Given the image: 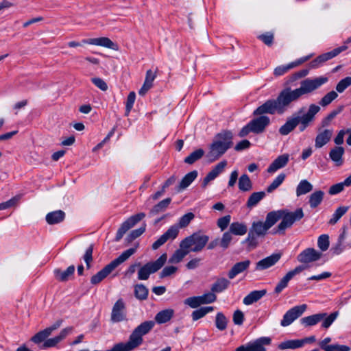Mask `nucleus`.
Returning a JSON list of instances; mask_svg holds the SVG:
<instances>
[{"mask_svg":"<svg viewBox=\"0 0 351 351\" xmlns=\"http://www.w3.org/2000/svg\"><path fill=\"white\" fill-rule=\"evenodd\" d=\"M271 343V339L267 337H260L253 342L248 343L250 351H266L264 346Z\"/></svg>","mask_w":351,"mask_h":351,"instance_id":"obj_27","label":"nucleus"},{"mask_svg":"<svg viewBox=\"0 0 351 351\" xmlns=\"http://www.w3.org/2000/svg\"><path fill=\"white\" fill-rule=\"evenodd\" d=\"M307 267L305 265L297 266L293 270L289 271L287 274L278 282L275 287L274 291L276 293L279 294L282 291L288 286L289 282L297 274L301 273Z\"/></svg>","mask_w":351,"mask_h":351,"instance_id":"obj_15","label":"nucleus"},{"mask_svg":"<svg viewBox=\"0 0 351 351\" xmlns=\"http://www.w3.org/2000/svg\"><path fill=\"white\" fill-rule=\"evenodd\" d=\"M265 195L264 191L252 193L247 201L246 206L250 208L254 207L265 197Z\"/></svg>","mask_w":351,"mask_h":351,"instance_id":"obj_39","label":"nucleus"},{"mask_svg":"<svg viewBox=\"0 0 351 351\" xmlns=\"http://www.w3.org/2000/svg\"><path fill=\"white\" fill-rule=\"evenodd\" d=\"M291 69H293V67L291 62L287 65H280L275 68L274 74L276 76H280L288 72Z\"/></svg>","mask_w":351,"mask_h":351,"instance_id":"obj_61","label":"nucleus"},{"mask_svg":"<svg viewBox=\"0 0 351 351\" xmlns=\"http://www.w3.org/2000/svg\"><path fill=\"white\" fill-rule=\"evenodd\" d=\"M231 217L230 215H228L224 217H222L219 218L217 220V226L221 229V230H224L227 228L230 222Z\"/></svg>","mask_w":351,"mask_h":351,"instance_id":"obj_63","label":"nucleus"},{"mask_svg":"<svg viewBox=\"0 0 351 351\" xmlns=\"http://www.w3.org/2000/svg\"><path fill=\"white\" fill-rule=\"evenodd\" d=\"M226 166V160L221 161L217 165H216L204 178L202 187L205 188L210 181L214 180L223 171Z\"/></svg>","mask_w":351,"mask_h":351,"instance_id":"obj_21","label":"nucleus"},{"mask_svg":"<svg viewBox=\"0 0 351 351\" xmlns=\"http://www.w3.org/2000/svg\"><path fill=\"white\" fill-rule=\"evenodd\" d=\"M249 123L252 129V132L258 134L263 133L270 124V119L267 116H258L252 119Z\"/></svg>","mask_w":351,"mask_h":351,"instance_id":"obj_19","label":"nucleus"},{"mask_svg":"<svg viewBox=\"0 0 351 351\" xmlns=\"http://www.w3.org/2000/svg\"><path fill=\"white\" fill-rule=\"evenodd\" d=\"M271 213H276L278 217V221L282 219L274 232L279 234H284L287 228L291 227L295 221H300L304 217L302 208H298L294 212H289L287 210H278L271 211Z\"/></svg>","mask_w":351,"mask_h":351,"instance_id":"obj_5","label":"nucleus"},{"mask_svg":"<svg viewBox=\"0 0 351 351\" xmlns=\"http://www.w3.org/2000/svg\"><path fill=\"white\" fill-rule=\"evenodd\" d=\"M350 86H351V77L348 76L341 80L337 83L336 86V90L338 93H341Z\"/></svg>","mask_w":351,"mask_h":351,"instance_id":"obj_53","label":"nucleus"},{"mask_svg":"<svg viewBox=\"0 0 351 351\" xmlns=\"http://www.w3.org/2000/svg\"><path fill=\"white\" fill-rule=\"evenodd\" d=\"M322 252H319L314 248L308 247L301 252L297 256L300 263L308 264L317 261L321 258Z\"/></svg>","mask_w":351,"mask_h":351,"instance_id":"obj_16","label":"nucleus"},{"mask_svg":"<svg viewBox=\"0 0 351 351\" xmlns=\"http://www.w3.org/2000/svg\"><path fill=\"white\" fill-rule=\"evenodd\" d=\"M298 88L291 89L290 87H285L278 94L276 99L282 112L293 102H295L302 97Z\"/></svg>","mask_w":351,"mask_h":351,"instance_id":"obj_8","label":"nucleus"},{"mask_svg":"<svg viewBox=\"0 0 351 351\" xmlns=\"http://www.w3.org/2000/svg\"><path fill=\"white\" fill-rule=\"evenodd\" d=\"M214 310L213 306H205L201 307L195 311H194L191 317L193 321H197L202 317H204L206 314L210 312H212Z\"/></svg>","mask_w":351,"mask_h":351,"instance_id":"obj_45","label":"nucleus"},{"mask_svg":"<svg viewBox=\"0 0 351 351\" xmlns=\"http://www.w3.org/2000/svg\"><path fill=\"white\" fill-rule=\"evenodd\" d=\"M343 109V106H339L337 109L330 112L327 117L323 120L322 124L324 126L327 125Z\"/></svg>","mask_w":351,"mask_h":351,"instance_id":"obj_58","label":"nucleus"},{"mask_svg":"<svg viewBox=\"0 0 351 351\" xmlns=\"http://www.w3.org/2000/svg\"><path fill=\"white\" fill-rule=\"evenodd\" d=\"M233 134L230 131H223L217 134L210 145L207 157L214 161L219 158L233 144Z\"/></svg>","mask_w":351,"mask_h":351,"instance_id":"obj_3","label":"nucleus"},{"mask_svg":"<svg viewBox=\"0 0 351 351\" xmlns=\"http://www.w3.org/2000/svg\"><path fill=\"white\" fill-rule=\"evenodd\" d=\"M289 156L287 154L279 156L269 166L267 171L269 173H274L278 169L285 167L289 162Z\"/></svg>","mask_w":351,"mask_h":351,"instance_id":"obj_23","label":"nucleus"},{"mask_svg":"<svg viewBox=\"0 0 351 351\" xmlns=\"http://www.w3.org/2000/svg\"><path fill=\"white\" fill-rule=\"evenodd\" d=\"M167 260V255L165 253L155 261H150L143 266L141 265L138 271V279L140 280H147L151 274L156 273L164 266Z\"/></svg>","mask_w":351,"mask_h":351,"instance_id":"obj_7","label":"nucleus"},{"mask_svg":"<svg viewBox=\"0 0 351 351\" xmlns=\"http://www.w3.org/2000/svg\"><path fill=\"white\" fill-rule=\"evenodd\" d=\"M228 325V319L221 312L217 313L215 317V326L216 328L223 331L226 329Z\"/></svg>","mask_w":351,"mask_h":351,"instance_id":"obj_46","label":"nucleus"},{"mask_svg":"<svg viewBox=\"0 0 351 351\" xmlns=\"http://www.w3.org/2000/svg\"><path fill=\"white\" fill-rule=\"evenodd\" d=\"M251 264L250 260L239 262L234 264L231 269L228 271V276L230 279H233L236 276L243 272L248 269Z\"/></svg>","mask_w":351,"mask_h":351,"instance_id":"obj_24","label":"nucleus"},{"mask_svg":"<svg viewBox=\"0 0 351 351\" xmlns=\"http://www.w3.org/2000/svg\"><path fill=\"white\" fill-rule=\"evenodd\" d=\"M285 173H280L267 188V192L270 193L279 187L285 179Z\"/></svg>","mask_w":351,"mask_h":351,"instance_id":"obj_50","label":"nucleus"},{"mask_svg":"<svg viewBox=\"0 0 351 351\" xmlns=\"http://www.w3.org/2000/svg\"><path fill=\"white\" fill-rule=\"evenodd\" d=\"M62 323V320L56 321L53 325L46 328L43 330L39 331L36 335H34L31 338V341L36 344L40 343L42 342L44 343V341L47 340V339L51 335V333L61 326Z\"/></svg>","mask_w":351,"mask_h":351,"instance_id":"obj_17","label":"nucleus"},{"mask_svg":"<svg viewBox=\"0 0 351 351\" xmlns=\"http://www.w3.org/2000/svg\"><path fill=\"white\" fill-rule=\"evenodd\" d=\"M195 215L193 213H188L184 215L179 220L178 223V228H185L186 227L191 221L193 219Z\"/></svg>","mask_w":351,"mask_h":351,"instance_id":"obj_59","label":"nucleus"},{"mask_svg":"<svg viewBox=\"0 0 351 351\" xmlns=\"http://www.w3.org/2000/svg\"><path fill=\"white\" fill-rule=\"evenodd\" d=\"M179 233L177 226H171L163 234H162L153 244L152 249L157 250L164 245L169 239H175Z\"/></svg>","mask_w":351,"mask_h":351,"instance_id":"obj_18","label":"nucleus"},{"mask_svg":"<svg viewBox=\"0 0 351 351\" xmlns=\"http://www.w3.org/2000/svg\"><path fill=\"white\" fill-rule=\"evenodd\" d=\"M338 97V94L336 91L332 90L325 95L319 101V104L322 107H326L332 103Z\"/></svg>","mask_w":351,"mask_h":351,"instance_id":"obj_48","label":"nucleus"},{"mask_svg":"<svg viewBox=\"0 0 351 351\" xmlns=\"http://www.w3.org/2000/svg\"><path fill=\"white\" fill-rule=\"evenodd\" d=\"M281 258V254H273L256 263V270L261 271L267 269L274 265Z\"/></svg>","mask_w":351,"mask_h":351,"instance_id":"obj_22","label":"nucleus"},{"mask_svg":"<svg viewBox=\"0 0 351 351\" xmlns=\"http://www.w3.org/2000/svg\"><path fill=\"white\" fill-rule=\"evenodd\" d=\"M258 38L263 42L266 45L271 46L274 42V34L266 32L258 36Z\"/></svg>","mask_w":351,"mask_h":351,"instance_id":"obj_62","label":"nucleus"},{"mask_svg":"<svg viewBox=\"0 0 351 351\" xmlns=\"http://www.w3.org/2000/svg\"><path fill=\"white\" fill-rule=\"evenodd\" d=\"M326 315V313H320L302 317L300 322L304 326H313L321 322Z\"/></svg>","mask_w":351,"mask_h":351,"instance_id":"obj_31","label":"nucleus"},{"mask_svg":"<svg viewBox=\"0 0 351 351\" xmlns=\"http://www.w3.org/2000/svg\"><path fill=\"white\" fill-rule=\"evenodd\" d=\"M137 246L131 247L121 253L117 258L106 265L101 270L93 276L90 278V282L93 285H97L106 278L114 269L119 265L127 261L131 256L136 252Z\"/></svg>","mask_w":351,"mask_h":351,"instance_id":"obj_4","label":"nucleus"},{"mask_svg":"<svg viewBox=\"0 0 351 351\" xmlns=\"http://www.w3.org/2000/svg\"><path fill=\"white\" fill-rule=\"evenodd\" d=\"M278 349L280 350H287V349H297L302 348V343L300 342V339H291V340H287L283 342H281L278 346Z\"/></svg>","mask_w":351,"mask_h":351,"instance_id":"obj_43","label":"nucleus"},{"mask_svg":"<svg viewBox=\"0 0 351 351\" xmlns=\"http://www.w3.org/2000/svg\"><path fill=\"white\" fill-rule=\"evenodd\" d=\"M348 49L347 45H342L339 47L335 48L333 50L319 55L313 61L309 63V66L311 69H316L319 67L324 62L336 57L340 53L346 51Z\"/></svg>","mask_w":351,"mask_h":351,"instance_id":"obj_12","label":"nucleus"},{"mask_svg":"<svg viewBox=\"0 0 351 351\" xmlns=\"http://www.w3.org/2000/svg\"><path fill=\"white\" fill-rule=\"evenodd\" d=\"M65 219V213L61 210L50 212L45 217L46 221L49 225L62 222Z\"/></svg>","mask_w":351,"mask_h":351,"instance_id":"obj_28","label":"nucleus"},{"mask_svg":"<svg viewBox=\"0 0 351 351\" xmlns=\"http://www.w3.org/2000/svg\"><path fill=\"white\" fill-rule=\"evenodd\" d=\"M209 241V237L199 232H195L181 241L180 247L193 252H201Z\"/></svg>","mask_w":351,"mask_h":351,"instance_id":"obj_6","label":"nucleus"},{"mask_svg":"<svg viewBox=\"0 0 351 351\" xmlns=\"http://www.w3.org/2000/svg\"><path fill=\"white\" fill-rule=\"evenodd\" d=\"M339 314V311L332 312L329 315L326 314L322 319V327L326 329L328 328L337 318Z\"/></svg>","mask_w":351,"mask_h":351,"instance_id":"obj_51","label":"nucleus"},{"mask_svg":"<svg viewBox=\"0 0 351 351\" xmlns=\"http://www.w3.org/2000/svg\"><path fill=\"white\" fill-rule=\"evenodd\" d=\"M266 289L256 290L251 291L243 298V302L245 305H251L253 303L261 300L263 296L266 295Z\"/></svg>","mask_w":351,"mask_h":351,"instance_id":"obj_30","label":"nucleus"},{"mask_svg":"<svg viewBox=\"0 0 351 351\" xmlns=\"http://www.w3.org/2000/svg\"><path fill=\"white\" fill-rule=\"evenodd\" d=\"M190 252L187 249L180 247L176 250L169 259V263L176 264L182 261V259Z\"/></svg>","mask_w":351,"mask_h":351,"instance_id":"obj_37","label":"nucleus"},{"mask_svg":"<svg viewBox=\"0 0 351 351\" xmlns=\"http://www.w3.org/2000/svg\"><path fill=\"white\" fill-rule=\"evenodd\" d=\"M344 152L345 150L343 147L336 146L330 151L329 157L337 166H341L343 163V156Z\"/></svg>","mask_w":351,"mask_h":351,"instance_id":"obj_29","label":"nucleus"},{"mask_svg":"<svg viewBox=\"0 0 351 351\" xmlns=\"http://www.w3.org/2000/svg\"><path fill=\"white\" fill-rule=\"evenodd\" d=\"M136 99V94L134 91H132L129 93L127 97V101L125 104V115H128L133 107Z\"/></svg>","mask_w":351,"mask_h":351,"instance_id":"obj_57","label":"nucleus"},{"mask_svg":"<svg viewBox=\"0 0 351 351\" xmlns=\"http://www.w3.org/2000/svg\"><path fill=\"white\" fill-rule=\"evenodd\" d=\"M233 322L235 325L241 326L244 321V314L241 310H237L233 313Z\"/></svg>","mask_w":351,"mask_h":351,"instance_id":"obj_64","label":"nucleus"},{"mask_svg":"<svg viewBox=\"0 0 351 351\" xmlns=\"http://www.w3.org/2000/svg\"><path fill=\"white\" fill-rule=\"evenodd\" d=\"M230 285V282L225 278H218L211 286L210 291L215 294L216 293H221L228 288Z\"/></svg>","mask_w":351,"mask_h":351,"instance_id":"obj_33","label":"nucleus"},{"mask_svg":"<svg viewBox=\"0 0 351 351\" xmlns=\"http://www.w3.org/2000/svg\"><path fill=\"white\" fill-rule=\"evenodd\" d=\"M332 130L326 129L324 131L319 132L315 138V147L321 148L324 145L327 144L330 141V140L332 137Z\"/></svg>","mask_w":351,"mask_h":351,"instance_id":"obj_26","label":"nucleus"},{"mask_svg":"<svg viewBox=\"0 0 351 351\" xmlns=\"http://www.w3.org/2000/svg\"><path fill=\"white\" fill-rule=\"evenodd\" d=\"M307 305L304 304L295 306L286 312L280 322L282 326H289L293 321L300 317L306 310Z\"/></svg>","mask_w":351,"mask_h":351,"instance_id":"obj_14","label":"nucleus"},{"mask_svg":"<svg viewBox=\"0 0 351 351\" xmlns=\"http://www.w3.org/2000/svg\"><path fill=\"white\" fill-rule=\"evenodd\" d=\"M82 43L101 46L109 49H113L114 45V43L107 37L84 39Z\"/></svg>","mask_w":351,"mask_h":351,"instance_id":"obj_25","label":"nucleus"},{"mask_svg":"<svg viewBox=\"0 0 351 351\" xmlns=\"http://www.w3.org/2000/svg\"><path fill=\"white\" fill-rule=\"evenodd\" d=\"M278 221V217L276 213H268L266 215L265 222L262 221H254L248 232L245 242L250 245L256 246L257 244L256 238L264 237L267 231Z\"/></svg>","mask_w":351,"mask_h":351,"instance_id":"obj_2","label":"nucleus"},{"mask_svg":"<svg viewBox=\"0 0 351 351\" xmlns=\"http://www.w3.org/2000/svg\"><path fill=\"white\" fill-rule=\"evenodd\" d=\"M110 320L113 323L127 320V311L125 302L122 298L119 299L113 305Z\"/></svg>","mask_w":351,"mask_h":351,"instance_id":"obj_13","label":"nucleus"},{"mask_svg":"<svg viewBox=\"0 0 351 351\" xmlns=\"http://www.w3.org/2000/svg\"><path fill=\"white\" fill-rule=\"evenodd\" d=\"M145 217V214L144 213H139L136 215H134L130 217L127 220H125L121 225L120 228L118 229L114 241L116 242L119 241L123 237V235L133 226H134L137 223L141 221Z\"/></svg>","mask_w":351,"mask_h":351,"instance_id":"obj_10","label":"nucleus"},{"mask_svg":"<svg viewBox=\"0 0 351 351\" xmlns=\"http://www.w3.org/2000/svg\"><path fill=\"white\" fill-rule=\"evenodd\" d=\"M72 330L73 327L71 326L62 329L58 335L53 338L47 339V340H45L43 343L41 348L47 349L56 346L61 341L65 339L66 337L72 332Z\"/></svg>","mask_w":351,"mask_h":351,"instance_id":"obj_20","label":"nucleus"},{"mask_svg":"<svg viewBox=\"0 0 351 351\" xmlns=\"http://www.w3.org/2000/svg\"><path fill=\"white\" fill-rule=\"evenodd\" d=\"M148 293V289L143 284H138L134 286V295L137 299L140 300H146Z\"/></svg>","mask_w":351,"mask_h":351,"instance_id":"obj_44","label":"nucleus"},{"mask_svg":"<svg viewBox=\"0 0 351 351\" xmlns=\"http://www.w3.org/2000/svg\"><path fill=\"white\" fill-rule=\"evenodd\" d=\"M75 272L74 265H70L65 271L56 269L53 271L55 278L60 282H66L73 275Z\"/></svg>","mask_w":351,"mask_h":351,"instance_id":"obj_32","label":"nucleus"},{"mask_svg":"<svg viewBox=\"0 0 351 351\" xmlns=\"http://www.w3.org/2000/svg\"><path fill=\"white\" fill-rule=\"evenodd\" d=\"M282 113L276 99L267 100L253 112L254 116H265V114Z\"/></svg>","mask_w":351,"mask_h":351,"instance_id":"obj_11","label":"nucleus"},{"mask_svg":"<svg viewBox=\"0 0 351 351\" xmlns=\"http://www.w3.org/2000/svg\"><path fill=\"white\" fill-rule=\"evenodd\" d=\"M204 154V151L202 149H198L193 152L189 156L185 158L184 162L187 164H193L197 160H199Z\"/></svg>","mask_w":351,"mask_h":351,"instance_id":"obj_49","label":"nucleus"},{"mask_svg":"<svg viewBox=\"0 0 351 351\" xmlns=\"http://www.w3.org/2000/svg\"><path fill=\"white\" fill-rule=\"evenodd\" d=\"M328 81V78L324 76H319L315 78H306L300 82V86L298 88L302 96L309 95L319 88Z\"/></svg>","mask_w":351,"mask_h":351,"instance_id":"obj_9","label":"nucleus"},{"mask_svg":"<svg viewBox=\"0 0 351 351\" xmlns=\"http://www.w3.org/2000/svg\"><path fill=\"white\" fill-rule=\"evenodd\" d=\"M313 190V185L307 180H301L296 188V195L298 197L305 195Z\"/></svg>","mask_w":351,"mask_h":351,"instance_id":"obj_42","label":"nucleus"},{"mask_svg":"<svg viewBox=\"0 0 351 351\" xmlns=\"http://www.w3.org/2000/svg\"><path fill=\"white\" fill-rule=\"evenodd\" d=\"M171 202L170 197L166 198L156 204L149 211V215L154 216L160 212L165 211Z\"/></svg>","mask_w":351,"mask_h":351,"instance_id":"obj_41","label":"nucleus"},{"mask_svg":"<svg viewBox=\"0 0 351 351\" xmlns=\"http://www.w3.org/2000/svg\"><path fill=\"white\" fill-rule=\"evenodd\" d=\"M174 314L173 309H165L158 313L155 317V320L158 324H164L169 321Z\"/></svg>","mask_w":351,"mask_h":351,"instance_id":"obj_40","label":"nucleus"},{"mask_svg":"<svg viewBox=\"0 0 351 351\" xmlns=\"http://www.w3.org/2000/svg\"><path fill=\"white\" fill-rule=\"evenodd\" d=\"M199 297L202 304H210L215 302L217 300L216 295L212 291L205 293L204 294Z\"/></svg>","mask_w":351,"mask_h":351,"instance_id":"obj_55","label":"nucleus"},{"mask_svg":"<svg viewBox=\"0 0 351 351\" xmlns=\"http://www.w3.org/2000/svg\"><path fill=\"white\" fill-rule=\"evenodd\" d=\"M232 234L243 236L247 232V227L243 223L233 222L230 225L229 230Z\"/></svg>","mask_w":351,"mask_h":351,"instance_id":"obj_35","label":"nucleus"},{"mask_svg":"<svg viewBox=\"0 0 351 351\" xmlns=\"http://www.w3.org/2000/svg\"><path fill=\"white\" fill-rule=\"evenodd\" d=\"M349 206H339L337 208L335 213L332 215V218L329 220V224L334 225L335 224L341 217L348 210Z\"/></svg>","mask_w":351,"mask_h":351,"instance_id":"obj_47","label":"nucleus"},{"mask_svg":"<svg viewBox=\"0 0 351 351\" xmlns=\"http://www.w3.org/2000/svg\"><path fill=\"white\" fill-rule=\"evenodd\" d=\"M329 237L327 234H322L317 240V245L319 248L324 252L328 250L329 247Z\"/></svg>","mask_w":351,"mask_h":351,"instance_id":"obj_56","label":"nucleus"},{"mask_svg":"<svg viewBox=\"0 0 351 351\" xmlns=\"http://www.w3.org/2000/svg\"><path fill=\"white\" fill-rule=\"evenodd\" d=\"M238 186L242 192H247L252 189V182L247 174H243L240 176Z\"/></svg>","mask_w":351,"mask_h":351,"instance_id":"obj_38","label":"nucleus"},{"mask_svg":"<svg viewBox=\"0 0 351 351\" xmlns=\"http://www.w3.org/2000/svg\"><path fill=\"white\" fill-rule=\"evenodd\" d=\"M197 171L196 170L192 171L186 174L180 182L178 186V191H182L187 188L197 178Z\"/></svg>","mask_w":351,"mask_h":351,"instance_id":"obj_34","label":"nucleus"},{"mask_svg":"<svg viewBox=\"0 0 351 351\" xmlns=\"http://www.w3.org/2000/svg\"><path fill=\"white\" fill-rule=\"evenodd\" d=\"M232 240V234L229 232H225L220 241V247H222L223 250H226L228 248L231 241Z\"/></svg>","mask_w":351,"mask_h":351,"instance_id":"obj_54","label":"nucleus"},{"mask_svg":"<svg viewBox=\"0 0 351 351\" xmlns=\"http://www.w3.org/2000/svg\"><path fill=\"white\" fill-rule=\"evenodd\" d=\"M184 303L193 308H196L202 305L199 296L189 297L184 300Z\"/></svg>","mask_w":351,"mask_h":351,"instance_id":"obj_60","label":"nucleus"},{"mask_svg":"<svg viewBox=\"0 0 351 351\" xmlns=\"http://www.w3.org/2000/svg\"><path fill=\"white\" fill-rule=\"evenodd\" d=\"M146 230V224L144 223L141 227L138 229L132 230L127 237V241L128 242H132L141 234H143Z\"/></svg>","mask_w":351,"mask_h":351,"instance_id":"obj_52","label":"nucleus"},{"mask_svg":"<svg viewBox=\"0 0 351 351\" xmlns=\"http://www.w3.org/2000/svg\"><path fill=\"white\" fill-rule=\"evenodd\" d=\"M324 193L322 191H315L309 196L308 203L311 208H317L323 201Z\"/></svg>","mask_w":351,"mask_h":351,"instance_id":"obj_36","label":"nucleus"},{"mask_svg":"<svg viewBox=\"0 0 351 351\" xmlns=\"http://www.w3.org/2000/svg\"><path fill=\"white\" fill-rule=\"evenodd\" d=\"M319 110L320 107L315 104H311L306 112H304V108H301L287 119L286 122L279 128V133L282 136H287L298 125L300 132L304 131L314 121L315 115Z\"/></svg>","mask_w":351,"mask_h":351,"instance_id":"obj_1","label":"nucleus"}]
</instances>
